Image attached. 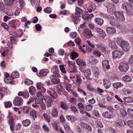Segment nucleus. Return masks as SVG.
<instances>
[{
  "instance_id": "obj_55",
  "label": "nucleus",
  "mask_w": 133,
  "mask_h": 133,
  "mask_svg": "<svg viewBox=\"0 0 133 133\" xmlns=\"http://www.w3.org/2000/svg\"><path fill=\"white\" fill-rule=\"evenodd\" d=\"M92 112V114L96 117H100V115L98 110H93Z\"/></svg>"
},
{
  "instance_id": "obj_12",
  "label": "nucleus",
  "mask_w": 133,
  "mask_h": 133,
  "mask_svg": "<svg viewBox=\"0 0 133 133\" xmlns=\"http://www.w3.org/2000/svg\"><path fill=\"white\" fill-rule=\"evenodd\" d=\"M36 86L37 89L40 90L43 93H44L46 91V89L44 87L43 84L41 82L37 83Z\"/></svg>"
},
{
  "instance_id": "obj_20",
  "label": "nucleus",
  "mask_w": 133,
  "mask_h": 133,
  "mask_svg": "<svg viewBox=\"0 0 133 133\" xmlns=\"http://www.w3.org/2000/svg\"><path fill=\"white\" fill-rule=\"evenodd\" d=\"M107 32L109 34H114L116 32V29L113 27H107L106 28Z\"/></svg>"
},
{
  "instance_id": "obj_63",
  "label": "nucleus",
  "mask_w": 133,
  "mask_h": 133,
  "mask_svg": "<svg viewBox=\"0 0 133 133\" xmlns=\"http://www.w3.org/2000/svg\"><path fill=\"white\" fill-rule=\"evenodd\" d=\"M52 11V9L50 7H47L44 10V11L47 13H51Z\"/></svg>"
},
{
  "instance_id": "obj_23",
  "label": "nucleus",
  "mask_w": 133,
  "mask_h": 133,
  "mask_svg": "<svg viewBox=\"0 0 133 133\" xmlns=\"http://www.w3.org/2000/svg\"><path fill=\"white\" fill-rule=\"evenodd\" d=\"M116 124L117 126H124L126 125L125 122L121 119H119L117 121Z\"/></svg>"
},
{
  "instance_id": "obj_10",
  "label": "nucleus",
  "mask_w": 133,
  "mask_h": 133,
  "mask_svg": "<svg viewBox=\"0 0 133 133\" xmlns=\"http://www.w3.org/2000/svg\"><path fill=\"white\" fill-rule=\"evenodd\" d=\"M47 92L53 98H56L57 97V94L56 92L52 88H49L47 91Z\"/></svg>"
},
{
  "instance_id": "obj_54",
  "label": "nucleus",
  "mask_w": 133,
  "mask_h": 133,
  "mask_svg": "<svg viewBox=\"0 0 133 133\" xmlns=\"http://www.w3.org/2000/svg\"><path fill=\"white\" fill-rule=\"evenodd\" d=\"M16 23V21L15 20L11 21L9 23L10 25L13 28L16 29V26L15 24Z\"/></svg>"
},
{
  "instance_id": "obj_17",
  "label": "nucleus",
  "mask_w": 133,
  "mask_h": 133,
  "mask_svg": "<svg viewBox=\"0 0 133 133\" xmlns=\"http://www.w3.org/2000/svg\"><path fill=\"white\" fill-rule=\"evenodd\" d=\"M95 30L103 38L105 36V33L101 28H96L95 29Z\"/></svg>"
},
{
  "instance_id": "obj_37",
  "label": "nucleus",
  "mask_w": 133,
  "mask_h": 133,
  "mask_svg": "<svg viewBox=\"0 0 133 133\" xmlns=\"http://www.w3.org/2000/svg\"><path fill=\"white\" fill-rule=\"evenodd\" d=\"M7 88L6 87H2L0 88V94L4 96L7 91Z\"/></svg>"
},
{
  "instance_id": "obj_47",
  "label": "nucleus",
  "mask_w": 133,
  "mask_h": 133,
  "mask_svg": "<svg viewBox=\"0 0 133 133\" xmlns=\"http://www.w3.org/2000/svg\"><path fill=\"white\" fill-rule=\"evenodd\" d=\"M59 69L61 72L63 73L66 74L67 72L66 71L64 65H60L59 66Z\"/></svg>"
},
{
  "instance_id": "obj_41",
  "label": "nucleus",
  "mask_w": 133,
  "mask_h": 133,
  "mask_svg": "<svg viewBox=\"0 0 133 133\" xmlns=\"http://www.w3.org/2000/svg\"><path fill=\"white\" fill-rule=\"evenodd\" d=\"M64 128L65 130L68 132L70 130V127L68 123L65 122L63 123Z\"/></svg>"
},
{
  "instance_id": "obj_22",
  "label": "nucleus",
  "mask_w": 133,
  "mask_h": 133,
  "mask_svg": "<svg viewBox=\"0 0 133 133\" xmlns=\"http://www.w3.org/2000/svg\"><path fill=\"white\" fill-rule=\"evenodd\" d=\"M76 62L78 65L81 66H85L86 65L85 63L80 58L77 59L76 60Z\"/></svg>"
},
{
  "instance_id": "obj_39",
  "label": "nucleus",
  "mask_w": 133,
  "mask_h": 133,
  "mask_svg": "<svg viewBox=\"0 0 133 133\" xmlns=\"http://www.w3.org/2000/svg\"><path fill=\"white\" fill-rule=\"evenodd\" d=\"M70 109L74 113H78V111L77 108L74 105H71Z\"/></svg>"
},
{
  "instance_id": "obj_50",
  "label": "nucleus",
  "mask_w": 133,
  "mask_h": 133,
  "mask_svg": "<svg viewBox=\"0 0 133 133\" xmlns=\"http://www.w3.org/2000/svg\"><path fill=\"white\" fill-rule=\"evenodd\" d=\"M43 116L46 121L48 122H50L51 117L49 116L46 114H44L43 115Z\"/></svg>"
},
{
  "instance_id": "obj_60",
  "label": "nucleus",
  "mask_w": 133,
  "mask_h": 133,
  "mask_svg": "<svg viewBox=\"0 0 133 133\" xmlns=\"http://www.w3.org/2000/svg\"><path fill=\"white\" fill-rule=\"evenodd\" d=\"M114 6V5L113 3L109 2L105 4V6L107 8V9H109Z\"/></svg>"
},
{
  "instance_id": "obj_3",
  "label": "nucleus",
  "mask_w": 133,
  "mask_h": 133,
  "mask_svg": "<svg viewBox=\"0 0 133 133\" xmlns=\"http://www.w3.org/2000/svg\"><path fill=\"white\" fill-rule=\"evenodd\" d=\"M129 68V66L127 62L121 63L118 67V68L120 71L123 72H126Z\"/></svg>"
},
{
  "instance_id": "obj_51",
  "label": "nucleus",
  "mask_w": 133,
  "mask_h": 133,
  "mask_svg": "<svg viewBox=\"0 0 133 133\" xmlns=\"http://www.w3.org/2000/svg\"><path fill=\"white\" fill-rule=\"evenodd\" d=\"M57 91L58 93L61 92L63 89L62 86L60 85H58L56 86Z\"/></svg>"
},
{
  "instance_id": "obj_6",
  "label": "nucleus",
  "mask_w": 133,
  "mask_h": 133,
  "mask_svg": "<svg viewBox=\"0 0 133 133\" xmlns=\"http://www.w3.org/2000/svg\"><path fill=\"white\" fill-rule=\"evenodd\" d=\"M112 57L114 59L119 58L124 55V53L122 51L115 50L112 52Z\"/></svg>"
},
{
  "instance_id": "obj_46",
  "label": "nucleus",
  "mask_w": 133,
  "mask_h": 133,
  "mask_svg": "<svg viewBox=\"0 0 133 133\" xmlns=\"http://www.w3.org/2000/svg\"><path fill=\"white\" fill-rule=\"evenodd\" d=\"M4 107L6 108H9L12 106V104L10 101L4 102Z\"/></svg>"
},
{
  "instance_id": "obj_26",
  "label": "nucleus",
  "mask_w": 133,
  "mask_h": 133,
  "mask_svg": "<svg viewBox=\"0 0 133 133\" xmlns=\"http://www.w3.org/2000/svg\"><path fill=\"white\" fill-rule=\"evenodd\" d=\"M123 80L127 82H130L132 81V78L129 76L125 75L122 77Z\"/></svg>"
},
{
  "instance_id": "obj_58",
  "label": "nucleus",
  "mask_w": 133,
  "mask_h": 133,
  "mask_svg": "<svg viewBox=\"0 0 133 133\" xmlns=\"http://www.w3.org/2000/svg\"><path fill=\"white\" fill-rule=\"evenodd\" d=\"M29 94L28 91H26L24 92L23 97L24 98L27 99L29 97Z\"/></svg>"
},
{
  "instance_id": "obj_8",
  "label": "nucleus",
  "mask_w": 133,
  "mask_h": 133,
  "mask_svg": "<svg viewBox=\"0 0 133 133\" xmlns=\"http://www.w3.org/2000/svg\"><path fill=\"white\" fill-rule=\"evenodd\" d=\"M23 102V99L21 97L16 96L15 98L13 101V104L16 106H19L22 105Z\"/></svg>"
},
{
  "instance_id": "obj_13",
  "label": "nucleus",
  "mask_w": 133,
  "mask_h": 133,
  "mask_svg": "<svg viewBox=\"0 0 133 133\" xmlns=\"http://www.w3.org/2000/svg\"><path fill=\"white\" fill-rule=\"evenodd\" d=\"M49 70L48 69H44L40 70L39 76L40 77H44L46 76L49 72Z\"/></svg>"
},
{
  "instance_id": "obj_53",
  "label": "nucleus",
  "mask_w": 133,
  "mask_h": 133,
  "mask_svg": "<svg viewBox=\"0 0 133 133\" xmlns=\"http://www.w3.org/2000/svg\"><path fill=\"white\" fill-rule=\"evenodd\" d=\"M39 103L40 106L42 108V110H45L46 109V107L45 103L42 101H39Z\"/></svg>"
},
{
  "instance_id": "obj_15",
  "label": "nucleus",
  "mask_w": 133,
  "mask_h": 133,
  "mask_svg": "<svg viewBox=\"0 0 133 133\" xmlns=\"http://www.w3.org/2000/svg\"><path fill=\"white\" fill-rule=\"evenodd\" d=\"M103 83L105 89H108L110 87L111 83L109 79H104L103 81Z\"/></svg>"
},
{
  "instance_id": "obj_43",
  "label": "nucleus",
  "mask_w": 133,
  "mask_h": 133,
  "mask_svg": "<svg viewBox=\"0 0 133 133\" xmlns=\"http://www.w3.org/2000/svg\"><path fill=\"white\" fill-rule=\"evenodd\" d=\"M127 111L128 114L130 116H131L133 117V109L130 107L128 108H127Z\"/></svg>"
},
{
  "instance_id": "obj_40",
  "label": "nucleus",
  "mask_w": 133,
  "mask_h": 133,
  "mask_svg": "<svg viewBox=\"0 0 133 133\" xmlns=\"http://www.w3.org/2000/svg\"><path fill=\"white\" fill-rule=\"evenodd\" d=\"M108 12L111 14H112L115 13L116 11V9L114 7V6L111 7L110 8H108L107 10Z\"/></svg>"
},
{
  "instance_id": "obj_36",
  "label": "nucleus",
  "mask_w": 133,
  "mask_h": 133,
  "mask_svg": "<svg viewBox=\"0 0 133 133\" xmlns=\"http://www.w3.org/2000/svg\"><path fill=\"white\" fill-rule=\"evenodd\" d=\"M19 73L15 71L13 72L11 74V76L12 79H14L18 77L19 76Z\"/></svg>"
},
{
  "instance_id": "obj_19",
  "label": "nucleus",
  "mask_w": 133,
  "mask_h": 133,
  "mask_svg": "<svg viewBox=\"0 0 133 133\" xmlns=\"http://www.w3.org/2000/svg\"><path fill=\"white\" fill-rule=\"evenodd\" d=\"M102 115L103 118H105L110 119L112 118L111 115L108 111L103 112L102 114Z\"/></svg>"
},
{
  "instance_id": "obj_7",
  "label": "nucleus",
  "mask_w": 133,
  "mask_h": 133,
  "mask_svg": "<svg viewBox=\"0 0 133 133\" xmlns=\"http://www.w3.org/2000/svg\"><path fill=\"white\" fill-rule=\"evenodd\" d=\"M114 15L117 19L119 21L123 22L125 21V18L122 12L116 11Z\"/></svg>"
},
{
  "instance_id": "obj_49",
  "label": "nucleus",
  "mask_w": 133,
  "mask_h": 133,
  "mask_svg": "<svg viewBox=\"0 0 133 133\" xmlns=\"http://www.w3.org/2000/svg\"><path fill=\"white\" fill-rule=\"evenodd\" d=\"M84 33L87 35L90 36H93V34H92L91 31L88 29L86 28L84 30Z\"/></svg>"
},
{
  "instance_id": "obj_31",
  "label": "nucleus",
  "mask_w": 133,
  "mask_h": 133,
  "mask_svg": "<svg viewBox=\"0 0 133 133\" xmlns=\"http://www.w3.org/2000/svg\"><path fill=\"white\" fill-rule=\"evenodd\" d=\"M76 15L78 17L80 16V15L82 14V9L76 7Z\"/></svg>"
},
{
  "instance_id": "obj_56",
  "label": "nucleus",
  "mask_w": 133,
  "mask_h": 133,
  "mask_svg": "<svg viewBox=\"0 0 133 133\" xmlns=\"http://www.w3.org/2000/svg\"><path fill=\"white\" fill-rule=\"evenodd\" d=\"M25 83L27 85H29L32 84L33 83V82L28 78H27L25 80Z\"/></svg>"
},
{
  "instance_id": "obj_21",
  "label": "nucleus",
  "mask_w": 133,
  "mask_h": 133,
  "mask_svg": "<svg viewBox=\"0 0 133 133\" xmlns=\"http://www.w3.org/2000/svg\"><path fill=\"white\" fill-rule=\"evenodd\" d=\"M94 16L92 14H83L82 17L83 19L85 20H88Z\"/></svg>"
},
{
  "instance_id": "obj_44",
  "label": "nucleus",
  "mask_w": 133,
  "mask_h": 133,
  "mask_svg": "<svg viewBox=\"0 0 133 133\" xmlns=\"http://www.w3.org/2000/svg\"><path fill=\"white\" fill-rule=\"evenodd\" d=\"M110 21L109 23L112 26H115L116 25V22L115 19L112 17H110Z\"/></svg>"
},
{
  "instance_id": "obj_32",
  "label": "nucleus",
  "mask_w": 133,
  "mask_h": 133,
  "mask_svg": "<svg viewBox=\"0 0 133 133\" xmlns=\"http://www.w3.org/2000/svg\"><path fill=\"white\" fill-rule=\"evenodd\" d=\"M70 56H71V59L74 60L78 57V54L77 52L73 51L71 53Z\"/></svg>"
},
{
  "instance_id": "obj_28",
  "label": "nucleus",
  "mask_w": 133,
  "mask_h": 133,
  "mask_svg": "<svg viewBox=\"0 0 133 133\" xmlns=\"http://www.w3.org/2000/svg\"><path fill=\"white\" fill-rule=\"evenodd\" d=\"M31 2L32 6L34 7L39 5L40 4V0H31Z\"/></svg>"
},
{
  "instance_id": "obj_57",
  "label": "nucleus",
  "mask_w": 133,
  "mask_h": 133,
  "mask_svg": "<svg viewBox=\"0 0 133 133\" xmlns=\"http://www.w3.org/2000/svg\"><path fill=\"white\" fill-rule=\"evenodd\" d=\"M37 97L39 100H43V97L42 94L40 91L38 92L37 94Z\"/></svg>"
},
{
  "instance_id": "obj_45",
  "label": "nucleus",
  "mask_w": 133,
  "mask_h": 133,
  "mask_svg": "<svg viewBox=\"0 0 133 133\" xmlns=\"http://www.w3.org/2000/svg\"><path fill=\"white\" fill-rule=\"evenodd\" d=\"M93 108L92 105L91 104H89L86 105L85 107V109L87 111H91Z\"/></svg>"
},
{
  "instance_id": "obj_29",
  "label": "nucleus",
  "mask_w": 133,
  "mask_h": 133,
  "mask_svg": "<svg viewBox=\"0 0 133 133\" xmlns=\"http://www.w3.org/2000/svg\"><path fill=\"white\" fill-rule=\"evenodd\" d=\"M51 79V82L54 84H58L60 82V79L58 78L55 77H52Z\"/></svg>"
},
{
  "instance_id": "obj_35",
  "label": "nucleus",
  "mask_w": 133,
  "mask_h": 133,
  "mask_svg": "<svg viewBox=\"0 0 133 133\" xmlns=\"http://www.w3.org/2000/svg\"><path fill=\"white\" fill-rule=\"evenodd\" d=\"M91 74L90 70L89 69H87L85 71L84 73V75L87 78V79H89L88 78Z\"/></svg>"
},
{
  "instance_id": "obj_25",
  "label": "nucleus",
  "mask_w": 133,
  "mask_h": 133,
  "mask_svg": "<svg viewBox=\"0 0 133 133\" xmlns=\"http://www.w3.org/2000/svg\"><path fill=\"white\" fill-rule=\"evenodd\" d=\"M112 86L115 88L117 89L123 86V84L120 82H116L113 84Z\"/></svg>"
},
{
  "instance_id": "obj_18",
  "label": "nucleus",
  "mask_w": 133,
  "mask_h": 133,
  "mask_svg": "<svg viewBox=\"0 0 133 133\" xmlns=\"http://www.w3.org/2000/svg\"><path fill=\"white\" fill-rule=\"evenodd\" d=\"M94 21L96 24L100 26L102 25L104 22L103 19L100 18H96Z\"/></svg>"
},
{
  "instance_id": "obj_30",
  "label": "nucleus",
  "mask_w": 133,
  "mask_h": 133,
  "mask_svg": "<svg viewBox=\"0 0 133 133\" xmlns=\"http://www.w3.org/2000/svg\"><path fill=\"white\" fill-rule=\"evenodd\" d=\"M29 92L31 95H35L36 89L35 87L31 86L29 88Z\"/></svg>"
},
{
  "instance_id": "obj_14",
  "label": "nucleus",
  "mask_w": 133,
  "mask_h": 133,
  "mask_svg": "<svg viewBox=\"0 0 133 133\" xmlns=\"http://www.w3.org/2000/svg\"><path fill=\"white\" fill-rule=\"evenodd\" d=\"M52 116L54 118H56L58 115V110L57 108H53L52 109L51 113Z\"/></svg>"
},
{
  "instance_id": "obj_52",
  "label": "nucleus",
  "mask_w": 133,
  "mask_h": 133,
  "mask_svg": "<svg viewBox=\"0 0 133 133\" xmlns=\"http://www.w3.org/2000/svg\"><path fill=\"white\" fill-rule=\"evenodd\" d=\"M61 104L60 107L63 109L65 110H66L68 109L67 105L64 102H61Z\"/></svg>"
},
{
  "instance_id": "obj_38",
  "label": "nucleus",
  "mask_w": 133,
  "mask_h": 133,
  "mask_svg": "<svg viewBox=\"0 0 133 133\" xmlns=\"http://www.w3.org/2000/svg\"><path fill=\"white\" fill-rule=\"evenodd\" d=\"M5 4L7 5H11L14 2L15 0H4Z\"/></svg>"
},
{
  "instance_id": "obj_11",
  "label": "nucleus",
  "mask_w": 133,
  "mask_h": 133,
  "mask_svg": "<svg viewBox=\"0 0 133 133\" xmlns=\"http://www.w3.org/2000/svg\"><path fill=\"white\" fill-rule=\"evenodd\" d=\"M87 7V12L89 13L94 11L96 9L95 4L92 3H88Z\"/></svg>"
},
{
  "instance_id": "obj_64",
  "label": "nucleus",
  "mask_w": 133,
  "mask_h": 133,
  "mask_svg": "<svg viewBox=\"0 0 133 133\" xmlns=\"http://www.w3.org/2000/svg\"><path fill=\"white\" fill-rule=\"evenodd\" d=\"M52 127L55 129L56 130H58V125L57 123L55 122H53L52 123Z\"/></svg>"
},
{
  "instance_id": "obj_9",
  "label": "nucleus",
  "mask_w": 133,
  "mask_h": 133,
  "mask_svg": "<svg viewBox=\"0 0 133 133\" xmlns=\"http://www.w3.org/2000/svg\"><path fill=\"white\" fill-rule=\"evenodd\" d=\"M43 99L45 101V102L46 103L48 107L51 106L52 101L51 98L48 96H43Z\"/></svg>"
},
{
  "instance_id": "obj_62",
  "label": "nucleus",
  "mask_w": 133,
  "mask_h": 133,
  "mask_svg": "<svg viewBox=\"0 0 133 133\" xmlns=\"http://www.w3.org/2000/svg\"><path fill=\"white\" fill-rule=\"evenodd\" d=\"M14 119L13 117H10V118L9 119L8 121V123L9 125H14L15 123L14 122Z\"/></svg>"
},
{
  "instance_id": "obj_4",
  "label": "nucleus",
  "mask_w": 133,
  "mask_h": 133,
  "mask_svg": "<svg viewBox=\"0 0 133 133\" xmlns=\"http://www.w3.org/2000/svg\"><path fill=\"white\" fill-rule=\"evenodd\" d=\"M122 8L127 12H130L133 9V6L130 3L124 2L122 5Z\"/></svg>"
},
{
  "instance_id": "obj_61",
  "label": "nucleus",
  "mask_w": 133,
  "mask_h": 133,
  "mask_svg": "<svg viewBox=\"0 0 133 133\" xmlns=\"http://www.w3.org/2000/svg\"><path fill=\"white\" fill-rule=\"evenodd\" d=\"M123 92L124 94L128 95L131 94L132 92V90H130L124 89L123 90Z\"/></svg>"
},
{
  "instance_id": "obj_24",
  "label": "nucleus",
  "mask_w": 133,
  "mask_h": 133,
  "mask_svg": "<svg viewBox=\"0 0 133 133\" xmlns=\"http://www.w3.org/2000/svg\"><path fill=\"white\" fill-rule=\"evenodd\" d=\"M22 112L24 114H28L29 112V108L27 106H22L21 108Z\"/></svg>"
},
{
  "instance_id": "obj_5",
  "label": "nucleus",
  "mask_w": 133,
  "mask_h": 133,
  "mask_svg": "<svg viewBox=\"0 0 133 133\" xmlns=\"http://www.w3.org/2000/svg\"><path fill=\"white\" fill-rule=\"evenodd\" d=\"M59 69L56 65H55L51 68V71L53 74L51 75V77H59L60 75L58 73Z\"/></svg>"
},
{
  "instance_id": "obj_34",
  "label": "nucleus",
  "mask_w": 133,
  "mask_h": 133,
  "mask_svg": "<svg viewBox=\"0 0 133 133\" xmlns=\"http://www.w3.org/2000/svg\"><path fill=\"white\" fill-rule=\"evenodd\" d=\"M30 123V121L27 119L23 120L22 122L23 125L25 127L28 126L29 125Z\"/></svg>"
},
{
  "instance_id": "obj_16",
  "label": "nucleus",
  "mask_w": 133,
  "mask_h": 133,
  "mask_svg": "<svg viewBox=\"0 0 133 133\" xmlns=\"http://www.w3.org/2000/svg\"><path fill=\"white\" fill-rule=\"evenodd\" d=\"M103 68L104 70H105L106 69H109L110 66L109 65L108 61L107 60H104L102 62Z\"/></svg>"
},
{
  "instance_id": "obj_27",
  "label": "nucleus",
  "mask_w": 133,
  "mask_h": 133,
  "mask_svg": "<svg viewBox=\"0 0 133 133\" xmlns=\"http://www.w3.org/2000/svg\"><path fill=\"white\" fill-rule=\"evenodd\" d=\"M30 115L34 120L37 118L36 112L33 109L30 112Z\"/></svg>"
},
{
  "instance_id": "obj_1",
  "label": "nucleus",
  "mask_w": 133,
  "mask_h": 133,
  "mask_svg": "<svg viewBox=\"0 0 133 133\" xmlns=\"http://www.w3.org/2000/svg\"><path fill=\"white\" fill-rule=\"evenodd\" d=\"M120 45L122 49L126 52H128L130 50V47L128 42L124 40L120 42Z\"/></svg>"
},
{
  "instance_id": "obj_42",
  "label": "nucleus",
  "mask_w": 133,
  "mask_h": 133,
  "mask_svg": "<svg viewBox=\"0 0 133 133\" xmlns=\"http://www.w3.org/2000/svg\"><path fill=\"white\" fill-rule=\"evenodd\" d=\"M76 82L78 84H80L82 83V80L79 76L78 74L76 75Z\"/></svg>"
},
{
  "instance_id": "obj_48",
  "label": "nucleus",
  "mask_w": 133,
  "mask_h": 133,
  "mask_svg": "<svg viewBox=\"0 0 133 133\" xmlns=\"http://www.w3.org/2000/svg\"><path fill=\"white\" fill-rule=\"evenodd\" d=\"M123 99L125 102L128 103H131L133 102V99L130 97H124Z\"/></svg>"
},
{
  "instance_id": "obj_33",
  "label": "nucleus",
  "mask_w": 133,
  "mask_h": 133,
  "mask_svg": "<svg viewBox=\"0 0 133 133\" xmlns=\"http://www.w3.org/2000/svg\"><path fill=\"white\" fill-rule=\"evenodd\" d=\"M119 114L120 115V116L123 117H125L127 116V112L124 109H120L119 110Z\"/></svg>"
},
{
  "instance_id": "obj_59",
  "label": "nucleus",
  "mask_w": 133,
  "mask_h": 133,
  "mask_svg": "<svg viewBox=\"0 0 133 133\" xmlns=\"http://www.w3.org/2000/svg\"><path fill=\"white\" fill-rule=\"evenodd\" d=\"M78 16H76L75 17H74L73 19V22L75 24H77L78 22L79 21V20L78 18Z\"/></svg>"
},
{
  "instance_id": "obj_2",
  "label": "nucleus",
  "mask_w": 133,
  "mask_h": 133,
  "mask_svg": "<svg viewBox=\"0 0 133 133\" xmlns=\"http://www.w3.org/2000/svg\"><path fill=\"white\" fill-rule=\"evenodd\" d=\"M109 45L112 49H115L117 48V44H119L120 41L117 38L113 40H109Z\"/></svg>"
}]
</instances>
